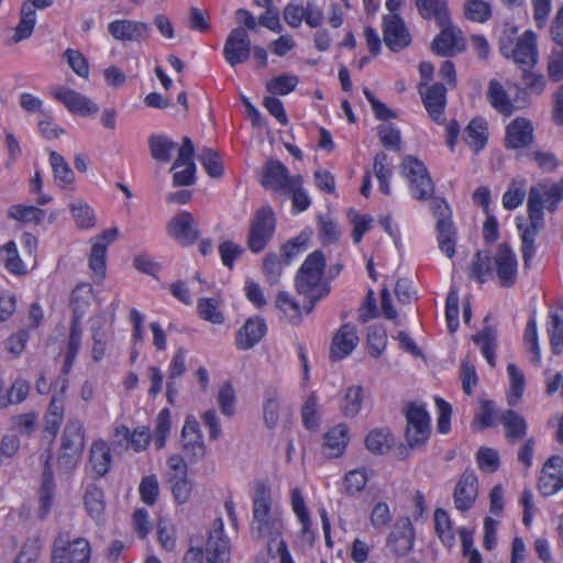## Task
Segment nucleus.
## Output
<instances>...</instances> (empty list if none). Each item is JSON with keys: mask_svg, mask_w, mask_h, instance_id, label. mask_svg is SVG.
Listing matches in <instances>:
<instances>
[{"mask_svg": "<svg viewBox=\"0 0 563 563\" xmlns=\"http://www.w3.org/2000/svg\"><path fill=\"white\" fill-rule=\"evenodd\" d=\"M252 536L267 543L273 551V543L283 540L285 531V515L282 505L273 497L268 484L260 482L252 494V519L250 523Z\"/></svg>", "mask_w": 563, "mask_h": 563, "instance_id": "1", "label": "nucleus"}, {"mask_svg": "<svg viewBox=\"0 0 563 563\" xmlns=\"http://www.w3.org/2000/svg\"><path fill=\"white\" fill-rule=\"evenodd\" d=\"M517 257L511 249L500 244L493 257L478 252L472 263L471 276L479 283L496 277L503 287H510L517 278Z\"/></svg>", "mask_w": 563, "mask_h": 563, "instance_id": "2", "label": "nucleus"}, {"mask_svg": "<svg viewBox=\"0 0 563 563\" xmlns=\"http://www.w3.org/2000/svg\"><path fill=\"white\" fill-rule=\"evenodd\" d=\"M324 267L323 253L314 251L308 255L296 275L297 292L309 301V306L305 307L307 313L312 310L317 301L330 292L328 284L322 279Z\"/></svg>", "mask_w": 563, "mask_h": 563, "instance_id": "3", "label": "nucleus"}, {"mask_svg": "<svg viewBox=\"0 0 563 563\" xmlns=\"http://www.w3.org/2000/svg\"><path fill=\"white\" fill-rule=\"evenodd\" d=\"M521 91V88L509 79L493 78L487 84L486 98L496 112L510 117L528 103L525 98L519 97Z\"/></svg>", "mask_w": 563, "mask_h": 563, "instance_id": "4", "label": "nucleus"}, {"mask_svg": "<svg viewBox=\"0 0 563 563\" xmlns=\"http://www.w3.org/2000/svg\"><path fill=\"white\" fill-rule=\"evenodd\" d=\"M528 222H518L517 228L520 232L522 242V257L526 266H529L530 262L536 254V238L543 228L544 219L542 211V199L537 190H530L528 198Z\"/></svg>", "mask_w": 563, "mask_h": 563, "instance_id": "5", "label": "nucleus"}, {"mask_svg": "<svg viewBox=\"0 0 563 563\" xmlns=\"http://www.w3.org/2000/svg\"><path fill=\"white\" fill-rule=\"evenodd\" d=\"M229 542L224 536L223 523L218 520L208 538L205 552L190 548L185 554L186 563H227L229 561Z\"/></svg>", "mask_w": 563, "mask_h": 563, "instance_id": "6", "label": "nucleus"}, {"mask_svg": "<svg viewBox=\"0 0 563 563\" xmlns=\"http://www.w3.org/2000/svg\"><path fill=\"white\" fill-rule=\"evenodd\" d=\"M500 51L506 58L518 65L533 66L538 62L537 34L527 30L515 42L508 37H501Z\"/></svg>", "mask_w": 563, "mask_h": 563, "instance_id": "7", "label": "nucleus"}, {"mask_svg": "<svg viewBox=\"0 0 563 563\" xmlns=\"http://www.w3.org/2000/svg\"><path fill=\"white\" fill-rule=\"evenodd\" d=\"M406 440L410 448L422 446L431 434V419L426 406L419 402H411L406 411Z\"/></svg>", "mask_w": 563, "mask_h": 563, "instance_id": "8", "label": "nucleus"}, {"mask_svg": "<svg viewBox=\"0 0 563 563\" xmlns=\"http://www.w3.org/2000/svg\"><path fill=\"white\" fill-rule=\"evenodd\" d=\"M118 228L104 230L95 238L88 255V268L93 283L100 284L107 275V252L119 238Z\"/></svg>", "mask_w": 563, "mask_h": 563, "instance_id": "9", "label": "nucleus"}, {"mask_svg": "<svg viewBox=\"0 0 563 563\" xmlns=\"http://www.w3.org/2000/svg\"><path fill=\"white\" fill-rule=\"evenodd\" d=\"M401 175L409 181L413 198L424 200L432 196L434 186L424 164L415 156H406L401 163Z\"/></svg>", "mask_w": 563, "mask_h": 563, "instance_id": "10", "label": "nucleus"}, {"mask_svg": "<svg viewBox=\"0 0 563 563\" xmlns=\"http://www.w3.org/2000/svg\"><path fill=\"white\" fill-rule=\"evenodd\" d=\"M275 217L271 207L261 208L250 224L247 245L254 253L262 252L275 231Z\"/></svg>", "mask_w": 563, "mask_h": 563, "instance_id": "11", "label": "nucleus"}, {"mask_svg": "<svg viewBox=\"0 0 563 563\" xmlns=\"http://www.w3.org/2000/svg\"><path fill=\"white\" fill-rule=\"evenodd\" d=\"M300 175H290L288 168L278 159H268L261 172L260 183L269 191L284 195L294 179Z\"/></svg>", "mask_w": 563, "mask_h": 563, "instance_id": "12", "label": "nucleus"}, {"mask_svg": "<svg viewBox=\"0 0 563 563\" xmlns=\"http://www.w3.org/2000/svg\"><path fill=\"white\" fill-rule=\"evenodd\" d=\"M194 144L189 137L183 140L178 155L170 168L174 172V186H190L195 183L196 165L194 163Z\"/></svg>", "mask_w": 563, "mask_h": 563, "instance_id": "13", "label": "nucleus"}, {"mask_svg": "<svg viewBox=\"0 0 563 563\" xmlns=\"http://www.w3.org/2000/svg\"><path fill=\"white\" fill-rule=\"evenodd\" d=\"M251 54V40L244 27L233 29L225 40L223 56L225 62L234 67L245 63Z\"/></svg>", "mask_w": 563, "mask_h": 563, "instance_id": "14", "label": "nucleus"}, {"mask_svg": "<svg viewBox=\"0 0 563 563\" xmlns=\"http://www.w3.org/2000/svg\"><path fill=\"white\" fill-rule=\"evenodd\" d=\"M181 445L187 456L196 462L206 454V444L199 423L194 416L186 418L181 430Z\"/></svg>", "mask_w": 563, "mask_h": 563, "instance_id": "15", "label": "nucleus"}, {"mask_svg": "<svg viewBox=\"0 0 563 563\" xmlns=\"http://www.w3.org/2000/svg\"><path fill=\"white\" fill-rule=\"evenodd\" d=\"M167 233L179 244L186 246L194 244L199 238V230L194 217L187 211L176 214L168 221Z\"/></svg>", "mask_w": 563, "mask_h": 563, "instance_id": "16", "label": "nucleus"}, {"mask_svg": "<svg viewBox=\"0 0 563 563\" xmlns=\"http://www.w3.org/2000/svg\"><path fill=\"white\" fill-rule=\"evenodd\" d=\"M419 92L430 118L437 123H442L443 112L446 106V89L444 86L441 84H434L432 86L420 84Z\"/></svg>", "mask_w": 563, "mask_h": 563, "instance_id": "17", "label": "nucleus"}, {"mask_svg": "<svg viewBox=\"0 0 563 563\" xmlns=\"http://www.w3.org/2000/svg\"><path fill=\"white\" fill-rule=\"evenodd\" d=\"M384 42L387 47L398 52L410 44V34L398 14L384 16Z\"/></svg>", "mask_w": 563, "mask_h": 563, "instance_id": "18", "label": "nucleus"}, {"mask_svg": "<svg viewBox=\"0 0 563 563\" xmlns=\"http://www.w3.org/2000/svg\"><path fill=\"white\" fill-rule=\"evenodd\" d=\"M563 488V457H550L541 472L539 489L544 496H552Z\"/></svg>", "mask_w": 563, "mask_h": 563, "instance_id": "19", "label": "nucleus"}, {"mask_svg": "<svg viewBox=\"0 0 563 563\" xmlns=\"http://www.w3.org/2000/svg\"><path fill=\"white\" fill-rule=\"evenodd\" d=\"M356 327L345 323L335 332L331 343L330 357L341 361L347 357L358 344Z\"/></svg>", "mask_w": 563, "mask_h": 563, "instance_id": "20", "label": "nucleus"}, {"mask_svg": "<svg viewBox=\"0 0 563 563\" xmlns=\"http://www.w3.org/2000/svg\"><path fill=\"white\" fill-rule=\"evenodd\" d=\"M109 33L118 41L141 42L150 36L148 24L132 20H115L108 25Z\"/></svg>", "mask_w": 563, "mask_h": 563, "instance_id": "21", "label": "nucleus"}, {"mask_svg": "<svg viewBox=\"0 0 563 563\" xmlns=\"http://www.w3.org/2000/svg\"><path fill=\"white\" fill-rule=\"evenodd\" d=\"M441 27V33L433 41V52L443 56H451L461 53L465 48V41L462 36V32L452 26L450 21Z\"/></svg>", "mask_w": 563, "mask_h": 563, "instance_id": "22", "label": "nucleus"}, {"mask_svg": "<svg viewBox=\"0 0 563 563\" xmlns=\"http://www.w3.org/2000/svg\"><path fill=\"white\" fill-rule=\"evenodd\" d=\"M533 132L528 119L516 118L506 128L505 144L512 150L527 147L533 142Z\"/></svg>", "mask_w": 563, "mask_h": 563, "instance_id": "23", "label": "nucleus"}, {"mask_svg": "<svg viewBox=\"0 0 563 563\" xmlns=\"http://www.w3.org/2000/svg\"><path fill=\"white\" fill-rule=\"evenodd\" d=\"M477 496V477L473 472H464L456 483L454 504L456 509L465 511L472 507Z\"/></svg>", "mask_w": 563, "mask_h": 563, "instance_id": "24", "label": "nucleus"}, {"mask_svg": "<svg viewBox=\"0 0 563 563\" xmlns=\"http://www.w3.org/2000/svg\"><path fill=\"white\" fill-rule=\"evenodd\" d=\"M266 323L260 317L249 318L236 333V345L240 350H249L257 344L266 333Z\"/></svg>", "mask_w": 563, "mask_h": 563, "instance_id": "25", "label": "nucleus"}, {"mask_svg": "<svg viewBox=\"0 0 563 563\" xmlns=\"http://www.w3.org/2000/svg\"><path fill=\"white\" fill-rule=\"evenodd\" d=\"M95 300L93 288L90 283H78L73 289V321L84 317ZM75 324L73 323V351L75 350Z\"/></svg>", "mask_w": 563, "mask_h": 563, "instance_id": "26", "label": "nucleus"}, {"mask_svg": "<svg viewBox=\"0 0 563 563\" xmlns=\"http://www.w3.org/2000/svg\"><path fill=\"white\" fill-rule=\"evenodd\" d=\"M347 431V427L341 423L324 434L322 451L325 456L339 457L343 454L349 443Z\"/></svg>", "mask_w": 563, "mask_h": 563, "instance_id": "27", "label": "nucleus"}, {"mask_svg": "<svg viewBox=\"0 0 563 563\" xmlns=\"http://www.w3.org/2000/svg\"><path fill=\"white\" fill-rule=\"evenodd\" d=\"M51 455L45 460L44 471L42 474V484L38 490L40 494V508L38 518L44 519L48 515L53 505V498L55 493V484L53 479V472L49 465Z\"/></svg>", "mask_w": 563, "mask_h": 563, "instance_id": "28", "label": "nucleus"}, {"mask_svg": "<svg viewBox=\"0 0 563 563\" xmlns=\"http://www.w3.org/2000/svg\"><path fill=\"white\" fill-rule=\"evenodd\" d=\"M112 456L107 442L99 440L92 443L90 449L89 465L96 477L104 476L111 466Z\"/></svg>", "mask_w": 563, "mask_h": 563, "instance_id": "29", "label": "nucleus"}, {"mask_svg": "<svg viewBox=\"0 0 563 563\" xmlns=\"http://www.w3.org/2000/svg\"><path fill=\"white\" fill-rule=\"evenodd\" d=\"M487 122L482 118L473 119L464 131V142L476 153L483 150L487 143Z\"/></svg>", "mask_w": 563, "mask_h": 563, "instance_id": "30", "label": "nucleus"}, {"mask_svg": "<svg viewBox=\"0 0 563 563\" xmlns=\"http://www.w3.org/2000/svg\"><path fill=\"white\" fill-rule=\"evenodd\" d=\"M364 393L361 386H350L342 390L340 410L347 418L356 417L362 409Z\"/></svg>", "mask_w": 563, "mask_h": 563, "instance_id": "31", "label": "nucleus"}, {"mask_svg": "<svg viewBox=\"0 0 563 563\" xmlns=\"http://www.w3.org/2000/svg\"><path fill=\"white\" fill-rule=\"evenodd\" d=\"M291 510L301 526V532L308 534L311 532V518L306 505L302 489L292 487L289 492Z\"/></svg>", "mask_w": 563, "mask_h": 563, "instance_id": "32", "label": "nucleus"}, {"mask_svg": "<svg viewBox=\"0 0 563 563\" xmlns=\"http://www.w3.org/2000/svg\"><path fill=\"white\" fill-rule=\"evenodd\" d=\"M438 243L440 251L449 258L455 254L456 230L451 219H440L437 222Z\"/></svg>", "mask_w": 563, "mask_h": 563, "instance_id": "33", "label": "nucleus"}, {"mask_svg": "<svg viewBox=\"0 0 563 563\" xmlns=\"http://www.w3.org/2000/svg\"><path fill=\"white\" fill-rule=\"evenodd\" d=\"M0 252L3 253L2 262L4 267L14 275H25L31 268L26 262V255L22 260L18 253L16 244L13 241L5 243Z\"/></svg>", "mask_w": 563, "mask_h": 563, "instance_id": "34", "label": "nucleus"}, {"mask_svg": "<svg viewBox=\"0 0 563 563\" xmlns=\"http://www.w3.org/2000/svg\"><path fill=\"white\" fill-rule=\"evenodd\" d=\"M418 10L424 19H435L440 26L449 22L445 0H416Z\"/></svg>", "mask_w": 563, "mask_h": 563, "instance_id": "35", "label": "nucleus"}, {"mask_svg": "<svg viewBox=\"0 0 563 563\" xmlns=\"http://www.w3.org/2000/svg\"><path fill=\"white\" fill-rule=\"evenodd\" d=\"M148 147L153 159L159 163H167L177 148V144L165 135H151Z\"/></svg>", "mask_w": 563, "mask_h": 563, "instance_id": "36", "label": "nucleus"}, {"mask_svg": "<svg viewBox=\"0 0 563 563\" xmlns=\"http://www.w3.org/2000/svg\"><path fill=\"white\" fill-rule=\"evenodd\" d=\"M85 507L89 516L100 520L106 509L104 495L97 485H88L84 496Z\"/></svg>", "mask_w": 563, "mask_h": 563, "instance_id": "37", "label": "nucleus"}, {"mask_svg": "<svg viewBox=\"0 0 563 563\" xmlns=\"http://www.w3.org/2000/svg\"><path fill=\"white\" fill-rule=\"evenodd\" d=\"M530 190H537L542 199V210L555 211L560 202L563 201V180L551 185H539Z\"/></svg>", "mask_w": 563, "mask_h": 563, "instance_id": "38", "label": "nucleus"}, {"mask_svg": "<svg viewBox=\"0 0 563 563\" xmlns=\"http://www.w3.org/2000/svg\"><path fill=\"white\" fill-rule=\"evenodd\" d=\"M507 374L509 377V390L507 394V400L510 406H515L523 395L526 378L522 371L519 369L514 363L508 364Z\"/></svg>", "mask_w": 563, "mask_h": 563, "instance_id": "39", "label": "nucleus"}, {"mask_svg": "<svg viewBox=\"0 0 563 563\" xmlns=\"http://www.w3.org/2000/svg\"><path fill=\"white\" fill-rule=\"evenodd\" d=\"M36 22V12L32 9V4L23 3L21 8L20 22L15 27V33L12 36L13 43H19L33 33Z\"/></svg>", "mask_w": 563, "mask_h": 563, "instance_id": "40", "label": "nucleus"}, {"mask_svg": "<svg viewBox=\"0 0 563 563\" xmlns=\"http://www.w3.org/2000/svg\"><path fill=\"white\" fill-rule=\"evenodd\" d=\"M217 404L221 413L225 417H233L236 408V391L231 382H223L217 391Z\"/></svg>", "mask_w": 563, "mask_h": 563, "instance_id": "41", "label": "nucleus"}, {"mask_svg": "<svg viewBox=\"0 0 563 563\" xmlns=\"http://www.w3.org/2000/svg\"><path fill=\"white\" fill-rule=\"evenodd\" d=\"M373 170L378 180L379 189L383 194L389 196L391 194L390 178L393 176V170L389 166L388 157L384 152H379L375 155Z\"/></svg>", "mask_w": 563, "mask_h": 563, "instance_id": "42", "label": "nucleus"}, {"mask_svg": "<svg viewBox=\"0 0 563 563\" xmlns=\"http://www.w3.org/2000/svg\"><path fill=\"white\" fill-rule=\"evenodd\" d=\"M220 306L221 300L219 298H200L197 305L198 314L210 323L222 324L224 316Z\"/></svg>", "mask_w": 563, "mask_h": 563, "instance_id": "43", "label": "nucleus"}, {"mask_svg": "<svg viewBox=\"0 0 563 563\" xmlns=\"http://www.w3.org/2000/svg\"><path fill=\"white\" fill-rule=\"evenodd\" d=\"M283 196L291 198L292 211L295 213L306 211L311 205V198L303 188V178L301 176L299 179L292 180L290 188Z\"/></svg>", "mask_w": 563, "mask_h": 563, "instance_id": "44", "label": "nucleus"}, {"mask_svg": "<svg viewBox=\"0 0 563 563\" xmlns=\"http://www.w3.org/2000/svg\"><path fill=\"white\" fill-rule=\"evenodd\" d=\"M474 342L479 346V350L487 361L494 367L496 364L495 351L497 347V338L490 328H485L482 332L473 336Z\"/></svg>", "mask_w": 563, "mask_h": 563, "instance_id": "45", "label": "nucleus"}, {"mask_svg": "<svg viewBox=\"0 0 563 563\" xmlns=\"http://www.w3.org/2000/svg\"><path fill=\"white\" fill-rule=\"evenodd\" d=\"M500 422L506 430V437L512 441L521 439L527 431L525 419L515 411L507 410L500 416Z\"/></svg>", "mask_w": 563, "mask_h": 563, "instance_id": "46", "label": "nucleus"}, {"mask_svg": "<svg viewBox=\"0 0 563 563\" xmlns=\"http://www.w3.org/2000/svg\"><path fill=\"white\" fill-rule=\"evenodd\" d=\"M433 519L439 539L445 547L451 548L454 544L455 536L448 512L443 509H437Z\"/></svg>", "mask_w": 563, "mask_h": 563, "instance_id": "47", "label": "nucleus"}, {"mask_svg": "<svg viewBox=\"0 0 563 563\" xmlns=\"http://www.w3.org/2000/svg\"><path fill=\"white\" fill-rule=\"evenodd\" d=\"M523 340H525V345H526L528 353H530L532 355L531 362L540 365L541 349H540V343H539L537 320H536V317H533V316L530 317L528 320V323H527L526 330H525Z\"/></svg>", "mask_w": 563, "mask_h": 563, "instance_id": "48", "label": "nucleus"}, {"mask_svg": "<svg viewBox=\"0 0 563 563\" xmlns=\"http://www.w3.org/2000/svg\"><path fill=\"white\" fill-rule=\"evenodd\" d=\"M368 478V471L366 468H355L347 472L343 481L345 494L349 496L358 495L365 488Z\"/></svg>", "mask_w": 563, "mask_h": 563, "instance_id": "49", "label": "nucleus"}, {"mask_svg": "<svg viewBox=\"0 0 563 563\" xmlns=\"http://www.w3.org/2000/svg\"><path fill=\"white\" fill-rule=\"evenodd\" d=\"M526 197V180L514 179L503 196V206L507 210H514L522 205Z\"/></svg>", "mask_w": 563, "mask_h": 563, "instance_id": "50", "label": "nucleus"}, {"mask_svg": "<svg viewBox=\"0 0 563 563\" xmlns=\"http://www.w3.org/2000/svg\"><path fill=\"white\" fill-rule=\"evenodd\" d=\"M280 397L274 389H269L265 394L264 401V422L267 428L273 429L279 419Z\"/></svg>", "mask_w": 563, "mask_h": 563, "instance_id": "51", "label": "nucleus"}, {"mask_svg": "<svg viewBox=\"0 0 563 563\" xmlns=\"http://www.w3.org/2000/svg\"><path fill=\"white\" fill-rule=\"evenodd\" d=\"M44 214L45 212L35 206L15 205L8 211L9 218L23 223H40L44 218Z\"/></svg>", "mask_w": 563, "mask_h": 563, "instance_id": "52", "label": "nucleus"}, {"mask_svg": "<svg viewBox=\"0 0 563 563\" xmlns=\"http://www.w3.org/2000/svg\"><path fill=\"white\" fill-rule=\"evenodd\" d=\"M299 79L296 75L285 74L272 78L266 84V89L273 95L285 96L297 87Z\"/></svg>", "mask_w": 563, "mask_h": 563, "instance_id": "53", "label": "nucleus"}, {"mask_svg": "<svg viewBox=\"0 0 563 563\" xmlns=\"http://www.w3.org/2000/svg\"><path fill=\"white\" fill-rule=\"evenodd\" d=\"M275 305L282 312L283 317L288 321L297 322L300 320L301 308L299 303L294 300L287 292H279Z\"/></svg>", "mask_w": 563, "mask_h": 563, "instance_id": "54", "label": "nucleus"}, {"mask_svg": "<svg viewBox=\"0 0 563 563\" xmlns=\"http://www.w3.org/2000/svg\"><path fill=\"white\" fill-rule=\"evenodd\" d=\"M550 343L554 353H561L563 349V313L552 312L548 327Z\"/></svg>", "mask_w": 563, "mask_h": 563, "instance_id": "55", "label": "nucleus"}, {"mask_svg": "<svg viewBox=\"0 0 563 563\" xmlns=\"http://www.w3.org/2000/svg\"><path fill=\"white\" fill-rule=\"evenodd\" d=\"M365 444L371 452L383 454L390 448V433L387 429H374L367 434Z\"/></svg>", "mask_w": 563, "mask_h": 563, "instance_id": "56", "label": "nucleus"}, {"mask_svg": "<svg viewBox=\"0 0 563 563\" xmlns=\"http://www.w3.org/2000/svg\"><path fill=\"white\" fill-rule=\"evenodd\" d=\"M170 418L172 415L167 408L162 409L157 415L154 431V444L157 450H162L166 444V439L170 431Z\"/></svg>", "mask_w": 563, "mask_h": 563, "instance_id": "57", "label": "nucleus"}, {"mask_svg": "<svg viewBox=\"0 0 563 563\" xmlns=\"http://www.w3.org/2000/svg\"><path fill=\"white\" fill-rule=\"evenodd\" d=\"M199 161L210 177L218 178L223 175V164L213 150L203 148L199 154Z\"/></svg>", "mask_w": 563, "mask_h": 563, "instance_id": "58", "label": "nucleus"}, {"mask_svg": "<svg viewBox=\"0 0 563 563\" xmlns=\"http://www.w3.org/2000/svg\"><path fill=\"white\" fill-rule=\"evenodd\" d=\"M218 251L223 266L229 269L233 268L235 260L240 258L245 252L243 246L230 240L222 241Z\"/></svg>", "mask_w": 563, "mask_h": 563, "instance_id": "59", "label": "nucleus"}, {"mask_svg": "<svg viewBox=\"0 0 563 563\" xmlns=\"http://www.w3.org/2000/svg\"><path fill=\"white\" fill-rule=\"evenodd\" d=\"M141 500L147 506H153L159 495V483L155 475L144 476L139 485Z\"/></svg>", "mask_w": 563, "mask_h": 563, "instance_id": "60", "label": "nucleus"}, {"mask_svg": "<svg viewBox=\"0 0 563 563\" xmlns=\"http://www.w3.org/2000/svg\"><path fill=\"white\" fill-rule=\"evenodd\" d=\"M49 162L54 172V178L57 186L66 188L70 183L68 179L69 167L66 159L57 152H51Z\"/></svg>", "mask_w": 563, "mask_h": 563, "instance_id": "61", "label": "nucleus"}, {"mask_svg": "<svg viewBox=\"0 0 563 563\" xmlns=\"http://www.w3.org/2000/svg\"><path fill=\"white\" fill-rule=\"evenodd\" d=\"M73 221L79 229H90L96 224V216L87 203L80 201L73 205Z\"/></svg>", "mask_w": 563, "mask_h": 563, "instance_id": "62", "label": "nucleus"}, {"mask_svg": "<svg viewBox=\"0 0 563 563\" xmlns=\"http://www.w3.org/2000/svg\"><path fill=\"white\" fill-rule=\"evenodd\" d=\"M52 563H70V534L62 532L54 543Z\"/></svg>", "mask_w": 563, "mask_h": 563, "instance_id": "63", "label": "nucleus"}, {"mask_svg": "<svg viewBox=\"0 0 563 563\" xmlns=\"http://www.w3.org/2000/svg\"><path fill=\"white\" fill-rule=\"evenodd\" d=\"M548 75L553 81L563 79V46L551 49L548 56Z\"/></svg>", "mask_w": 563, "mask_h": 563, "instance_id": "64", "label": "nucleus"}]
</instances>
